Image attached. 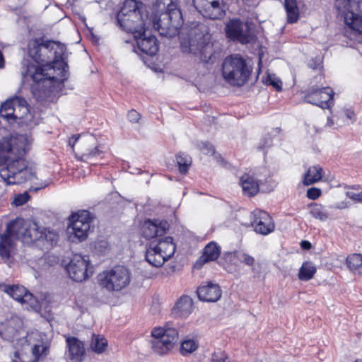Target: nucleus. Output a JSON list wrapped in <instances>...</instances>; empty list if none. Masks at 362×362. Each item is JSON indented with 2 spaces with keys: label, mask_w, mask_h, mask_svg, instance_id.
Returning <instances> with one entry per match:
<instances>
[{
  "label": "nucleus",
  "mask_w": 362,
  "mask_h": 362,
  "mask_svg": "<svg viewBox=\"0 0 362 362\" xmlns=\"http://www.w3.org/2000/svg\"><path fill=\"white\" fill-rule=\"evenodd\" d=\"M156 5L160 10L166 8V11L158 18L155 16L149 19L144 5L135 0H126L117 15L119 26L133 33L140 50L151 56L157 53L158 45L154 36L146 34L150 24L160 35L170 38L179 34L180 28L183 25L182 12L173 0H157Z\"/></svg>",
  "instance_id": "obj_1"
},
{
  "label": "nucleus",
  "mask_w": 362,
  "mask_h": 362,
  "mask_svg": "<svg viewBox=\"0 0 362 362\" xmlns=\"http://www.w3.org/2000/svg\"><path fill=\"white\" fill-rule=\"evenodd\" d=\"M65 52V45L59 42L42 39L29 42L28 54L38 65L24 60L21 74L23 79L29 77L34 81L31 91L37 101L45 100L68 78Z\"/></svg>",
  "instance_id": "obj_2"
},
{
  "label": "nucleus",
  "mask_w": 362,
  "mask_h": 362,
  "mask_svg": "<svg viewBox=\"0 0 362 362\" xmlns=\"http://www.w3.org/2000/svg\"><path fill=\"white\" fill-rule=\"evenodd\" d=\"M28 150V139L25 134L0 139V187L23 183L37 180L36 172L28 167L24 158Z\"/></svg>",
  "instance_id": "obj_3"
},
{
  "label": "nucleus",
  "mask_w": 362,
  "mask_h": 362,
  "mask_svg": "<svg viewBox=\"0 0 362 362\" xmlns=\"http://www.w3.org/2000/svg\"><path fill=\"white\" fill-rule=\"evenodd\" d=\"M43 237V229L35 222L16 218L8 223L5 233L0 235V255L4 259H9L15 248L16 240L28 244L42 240Z\"/></svg>",
  "instance_id": "obj_4"
},
{
  "label": "nucleus",
  "mask_w": 362,
  "mask_h": 362,
  "mask_svg": "<svg viewBox=\"0 0 362 362\" xmlns=\"http://www.w3.org/2000/svg\"><path fill=\"white\" fill-rule=\"evenodd\" d=\"M180 28V45L182 52L194 55L200 54L204 60L211 59L212 44L208 25L203 23L192 22Z\"/></svg>",
  "instance_id": "obj_5"
},
{
  "label": "nucleus",
  "mask_w": 362,
  "mask_h": 362,
  "mask_svg": "<svg viewBox=\"0 0 362 362\" xmlns=\"http://www.w3.org/2000/svg\"><path fill=\"white\" fill-rule=\"evenodd\" d=\"M0 116L10 124L33 127L38 124L39 119L30 111V107L25 98L13 96L7 99L0 105Z\"/></svg>",
  "instance_id": "obj_6"
},
{
  "label": "nucleus",
  "mask_w": 362,
  "mask_h": 362,
  "mask_svg": "<svg viewBox=\"0 0 362 362\" xmlns=\"http://www.w3.org/2000/svg\"><path fill=\"white\" fill-rule=\"evenodd\" d=\"M250 69L245 60L239 54L228 56L222 64V76L233 86H242L248 80Z\"/></svg>",
  "instance_id": "obj_7"
},
{
  "label": "nucleus",
  "mask_w": 362,
  "mask_h": 362,
  "mask_svg": "<svg viewBox=\"0 0 362 362\" xmlns=\"http://www.w3.org/2000/svg\"><path fill=\"white\" fill-rule=\"evenodd\" d=\"M175 250V244L170 236L153 240L146 247L145 259L149 264L160 267L174 255Z\"/></svg>",
  "instance_id": "obj_8"
},
{
  "label": "nucleus",
  "mask_w": 362,
  "mask_h": 362,
  "mask_svg": "<svg viewBox=\"0 0 362 362\" xmlns=\"http://www.w3.org/2000/svg\"><path fill=\"white\" fill-rule=\"evenodd\" d=\"M131 272L124 267L116 266L103 271L98 276L100 286L107 291H119L131 281Z\"/></svg>",
  "instance_id": "obj_9"
},
{
  "label": "nucleus",
  "mask_w": 362,
  "mask_h": 362,
  "mask_svg": "<svg viewBox=\"0 0 362 362\" xmlns=\"http://www.w3.org/2000/svg\"><path fill=\"white\" fill-rule=\"evenodd\" d=\"M151 334L152 349L158 355H163L173 349L178 338V332L173 325L168 323L163 327L154 328Z\"/></svg>",
  "instance_id": "obj_10"
},
{
  "label": "nucleus",
  "mask_w": 362,
  "mask_h": 362,
  "mask_svg": "<svg viewBox=\"0 0 362 362\" xmlns=\"http://www.w3.org/2000/svg\"><path fill=\"white\" fill-rule=\"evenodd\" d=\"M68 230L72 241L81 242L86 239L91 228L93 218L90 213L83 210L71 215Z\"/></svg>",
  "instance_id": "obj_11"
},
{
  "label": "nucleus",
  "mask_w": 362,
  "mask_h": 362,
  "mask_svg": "<svg viewBox=\"0 0 362 362\" xmlns=\"http://www.w3.org/2000/svg\"><path fill=\"white\" fill-rule=\"evenodd\" d=\"M335 8L351 29L362 34V18L355 13L358 8L356 0H335Z\"/></svg>",
  "instance_id": "obj_12"
},
{
  "label": "nucleus",
  "mask_w": 362,
  "mask_h": 362,
  "mask_svg": "<svg viewBox=\"0 0 362 362\" xmlns=\"http://www.w3.org/2000/svg\"><path fill=\"white\" fill-rule=\"evenodd\" d=\"M69 276L75 281L81 282L92 274V267L90 266L88 256L76 255L66 266Z\"/></svg>",
  "instance_id": "obj_13"
},
{
  "label": "nucleus",
  "mask_w": 362,
  "mask_h": 362,
  "mask_svg": "<svg viewBox=\"0 0 362 362\" xmlns=\"http://www.w3.org/2000/svg\"><path fill=\"white\" fill-rule=\"evenodd\" d=\"M99 148L96 139L93 136H85L79 141L76 156L81 160L91 162L103 153V151Z\"/></svg>",
  "instance_id": "obj_14"
},
{
  "label": "nucleus",
  "mask_w": 362,
  "mask_h": 362,
  "mask_svg": "<svg viewBox=\"0 0 362 362\" xmlns=\"http://www.w3.org/2000/svg\"><path fill=\"white\" fill-rule=\"evenodd\" d=\"M3 291L16 301L20 302L21 304H28L30 308L40 312V305L38 300L24 286L4 285Z\"/></svg>",
  "instance_id": "obj_15"
},
{
  "label": "nucleus",
  "mask_w": 362,
  "mask_h": 362,
  "mask_svg": "<svg viewBox=\"0 0 362 362\" xmlns=\"http://www.w3.org/2000/svg\"><path fill=\"white\" fill-rule=\"evenodd\" d=\"M35 339H36V343L34 344L32 348V354L35 359H29L27 354L16 351L12 362H36L41 356L47 355L50 342L46 335L42 333H36Z\"/></svg>",
  "instance_id": "obj_16"
},
{
  "label": "nucleus",
  "mask_w": 362,
  "mask_h": 362,
  "mask_svg": "<svg viewBox=\"0 0 362 362\" xmlns=\"http://www.w3.org/2000/svg\"><path fill=\"white\" fill-rule=\"evenodd\" d=\"M333 95L334 92L329 87L312 88L306 94L305 100L309 103L328 109L333 105Z\"/></svg>",
  "instance_id": "obj_17"
},
{
  "label": "nucleus",
  "mask_w": 362,
  "mask_h": 362,
  "mask_svg": "<svg viewBox=\"0 0 362 362\" xmlns=\"http://www.w3.org/2000/svg\"><path fill=\"white\" fill-rule=\"evenodd\" d=\"M226 32L228 37L242 44L248 43L252 38L247 23L238 19L230 20L226 24Z\"/></svg>",
  "instance_id": "obj_18"
},
{
  "label": "nucleus",
  "mask_w": 362,
  "mask_h": 362,
  "mask_svg": "<svg viewBox=\"0 0 362 362\" xmlns=\"http://www.w3.org/2000/svg\"><path fill=\"white\" fill-rule=\"evenodd\" d=\"M251 226L256 233L268 235L274 229L272 217L264 211L256 209L250 215Z\"/></svg>",
  "instance_id": "obj_19"
},
{
  "label": "nucleus",
  "mask_w": 362,
  "mask_h": 362,
  "mask_svg": "<svg viewBox=\"0 0 362 362\" xmlns=\"http://www.w3.org/2000/svg\"><path fill=\"white\" fill-rule=\"evenodd\" d=\"M22 327L21 319L12 316L0 325V337L5 341L13 342L19 337Z\"/></svg>",
  "instance_id": "obj_20"
},
{
  "label": "nucleus",
  "mask_w": 362,
  "mask_h": 362,
  "mask_svg": "<svg viewBox=\"0 0 362 362\" xmlns=\"http://www.w3.org/2000/svg\"><path fill=\"white\" fill-rule=\"evenodd\" d=\"M199 8L196 9L204 17L211 20L221 19L226 15L225 6L223 5V0H211L198 2Z\"/></svg>",
  "instance_id": "obj_21"
},
{
  "label": "nucleus",
  "mask_w": 362,
  "mask_h": 362,
  "mask_svg": "<svg viewBox=\"0 0 362 362\" xmlns=\"http://www.w3.org/2000/svg\"><path fill=\"white\" fill-rule=\"evenodd\" d=\"M168 226V223L165 221L148 219L144 221L142 226V235L147 240L161 237L165 234Z\"/></svg>",
  "instance_id": "obj_22"
},
{
  "label": "nucleus",
  "mask_w": 362,
  "mask_h": 362,
  "mask_svg": "<svg viewBox=\"0 0 362 362\" xmlns=\"http://www.w3.org/2000/svg\"><path fill=\"white\" fill-rule=\"evenodd\" d=\"M67 357L72 362H82L86 357V349L81 341L76 337H68L66 339Z\"/></svg>",
  "instance_id": "obj_23"
},
{
  "label": "nucleus",
  "mask_w": 362,
  "mask_h": 362,
  "mask_svg": "<svg viewBox=\"0 0 362 362\" xmlns=\"http://www.w3.org/2000/svg\"><path fill=\"white\" fill-rule=\"evenodd\" d=\"M197 296L199 300L206 302H216L221 296V290L216 284L207 282L198 287Z\"/></svg>",
  "instance_id": "obj_24"
},
{
  "label": "nucleus",
  "mask_w": 362,
  "mask_h": 362,
  "mask_svg": "<svg viewBox=\"0 0 362 362\" xmlns=\"http://www.w3.org/2000/svg\"><path fill=\"white\" fill-rule=\"evenodd\" d=\"M220 253V247L216 243L211 242L205 246L203 254L197 262L196 265L202 267L208 262L214 261L218 259Z\"/></svg>",
  "instance_id": "obj_25"
},
{
  "label": "nucleus",
  "mask_w": 362,
  "mask_h": 362,
  "mask_svg": "<svg viewBox=\"0 0 362 362\" xmlns=\"http://www.w3.org/2000/svg\"><path fill=\"white\" fill-rule=\"evenodd\" d=\"M192 299L187 296L180 297L174 308L175 313L181 317H187L192 313Z\"/></svg>",
  "instance_id": "obj_26"
},
{
  "label": "nucleus",
  "mask_w": 362,
  "mask_h": 362,
  "mask_svg": "<svg viewBox=\"0 0 362 362\" xmlns=\"http://www.w3.org/2000/svg\"><path fill=\"white\" fill-rule=\"evenodd\" d=\"M240 185L245 194L254 196L259 191V184L253 177L249 175H244L240 178Z\"/></svg>",
  "instance_id": "obj_27"
},
{
  "label": "nucleus",
  "mask_w": 362,
  "mask_h": 362,
  "mask_svg": "<svg viewBox=\"0 0 362 362\" xmlns=\"http://www.w3.org/2000/svg\"><path fill=\"white\" fill-rule=\"evenodd\" d=\"M322 168L320 165L310 167L304 175L303 184L310 185L321 180Z\"/></svg>",
  "instance_id": "obj_28"
},
{
  "label": "nucleus",
  "mask_w": 362,
  "mask_h": 362,
  "mask_svg": "<svg viewBox=\"0 0 362 362\" xmlns=\"http://www.w3.org/2000/svg\"><path fill=\"white\" fill-rule=\"evenodd\" d=\"M284 8L287 14V21L290 23L297 22L299 18V10L296 0H284Z\"/></svg>",
  "instance_id": "obj_29"
},
{
  "label": "nucleus",
  "mask_w": 362,
  "mask_h": 362,
  "mask_svg": "<svg viewBox=\"0 0 362 362\" xmlns=\"http://www.w3.org/2000/svg\"><path fill=\"white\" fill-rule=\"evenodd\" d=\"M346 264L353 273L362 275V255L352 254L349 255L346 258Z\"/></svg>",
  "instance_id": "obj_30"
},
{
  "label": "nucleus",
  "mask_w": 362,
  "mask_h": 362,
  "mask_svg": "<svg viewBox=\"0 0 362 362\" xmlns=\"http://www.w3.org/2000/svg\"><path fill=\"white\" fill-rule=\"evenodd\" d=\"M107 346V341L105 338L100 334L92 335L90 347L91 350L97 354L104 352Z\"/></svg>",
  "instance_id": "obj_31"
},
{
  "label": "nucleus",
  "mask_w": 362,
  "mask_h": 362,
  "mask_svg": "<svg viewBox=\"0 0 362 362\" xmlns=\"http://www.w3.org/2000/svg\"><path fill=\"white\" fill-rule=\"evenodd\" d=\"M316 267L311 262H303L298 272V278L301 281H308L314 276Z\"/></svg>",
  "instance_id": "obj_32"
},
{
  "label": "nucleus",
  "mask_w": 362,
  "mask_h": 362,
  "mask_svg": "<svg viewBox=\"0 0 362 362\" xmlns=\"http://www.w3.org/2000/svg\"><path fill=\"white\" fill-rule=\"evenodd\" d=\"M310 214L313 218L322 221H326L329 218V214L326 209L317 203H314L310 206Z\"/></svg>",
  "instance_id": "obj_33"
},
{
  "label": "nucleus",
  "mask_w": 362,
  "mask_h": 362,
  "mask_svg": "<svg viewBox=\"0 0 362 362\" xmlns=\"http://www.w3.org/2000/svg\"><path fill=\"white\" fill-rule=\"evenodd\" d=\"M176 160L181 174H186L192 164V158L185 154L179 153L176 156Z\"/></svg>",
  "instance_id": "obj_34"
},
{
  "label": "nucleus",
  "mask_w": 362,
  "mask_h": 362,
  "mask_svg": "<svg viewBox=\"0 0 362 362\" xmlns=\"http://www.w3.org/2000/svg\"><path fill=\"white\" fill-rule=\"evenodd\" d=\"M198 347L197 343L193 339H186L181 344L180 351L182 355L194 352Z\"/></svg>",
  "instance_id": "obj_35"
},
{
  "label": "nucleus",
  "mask_w": 362,
  "mask_h": 362,
  "mask_svg": "<svg viewBox=\"0 0 362 362\" xmlns=\"http://www.w3.org/2000/svg\"><path fill=\"white\" fill-rule=\"evenodd\" d=\"M237 257L240 262L247 266H252L255 263L254 257L245 252L237 253Z\"/></svg>",
  "instance_id": "obj_36"
},
{
  "label": "nucleus",
  "mask_w": 362,
  "mask_h": 362,
  "mask_svg": "<svg viewBox=\"0 0 362 362\" xmlns=\"http://www.w3.org/2000/svg\"><path fill=\"white\" fill-rule=\"evenodd\" d=\"M29 198L30 196L28 192L19 194L14 197L13 204L16 206H22L28 201Z\"/></svg>",
  "instance_id": "obj_37"
},
{
  "label": "nucleus",
  "mask_w": 362,
  "mask_h": 362,
  "mask_svg": "<svg viewBox=\"0 0 362 362\" xmlns=\"http://www.w3.org/2000/svg\"><path fill=\"white\" fill-rule=\"evenodd\" d=\"M44 230V237L47 241L49 242L51 245L56 244L58 240V235L50 230H47L45 228H42Z\"/></svg>",
  "instance_id": "obj_38"
},
{
  "label": "nucleus",
  "mask_w": 362,
  "mask_h": 362,
  "mask_svg": "<svg viewBox=\"0 0 362 362\" xmlns=\"http://www.w3.org/2000/svg\"><path fill=\"white\" fill-rule=\"evenodd\" d=\"M211 362H230V361L224 352L218 351L212 355Z\"/></svg>",
  "instance_id": "obj_39"
},
{
  "label": "nucleus",
  "mask_w": 362,
  "mask_h": 362,
  "mask_svg": "<svg viewBox=\"0 0 362 362\" xmlns=\"http://www.w3.org/2000/svg\"><path fill=\"white\" fill-rule=\"evenodd\" d=\"M267 82L269 84L272 86L276 90L280 91L281 90V81L274 76L268 75Z\"/></svg>",
  "instance_id": "obj_40"
},
{
  "label": "nucleus",
  "mask_w": 362,
  "mask_h": 362,
  "mask_svg": "<svg viewBox=\"0 0 362 362\" xmlns=\"http://www.w3.org/2000/svg\"><path fill=\"white\" fill-rule=\"evenodd\" d=\"M321 195V190L316 187H312L308 189L307 197L313 200L317 199Z\"/></svg>",
  "instance_id": "obj_41"
},
{
  "label": "nucleus",
  "mask_w": 362,
  "mask_h": 362,
  "mask_svg": "<svg viewBox=\"0 0 362 362\" xmlns=\"http://www.w3.org/2000/svg\"><path fill=\"white\" fill-rule=\"evenodd\" d=\"M200 148L205 154L213 155L215 152L213 145L209 143H202Z\"/></svg>",
  "instance_id": "obj_42"
},
{
  "label": "nucleus",
  "mask_w": 362,
  "mask_h": 362,
  "mask_svg": "<svg viewBox=\"0 0 362 362\" xmlns=\"http://www.w3.org/2000/svg\"><path fill=\"white\" fill-rule=\"evenodd\" d=\"M95 249L99 252L105 253L108 250V243L105 240H101L95 244Z\"/></svg>",
  "instance_id": "obj_43"
},
{
  "label": "nucleus",
  "mask_w": 362,
  "mask_h": 362,
  "mask_svg": "<svg viewBox=\"0 0 362 362\" xmlns=\"http://www.w3.org/2000/svg\"><path fill=\"white\" fill-rule=\"evenodd\" d=\"M127 117L131 122H137L139 120L141 115L135 110H132L128 112Z\"/></svg>",
  "instance_id": "obj_44"
},
{
  "label": "nucleus",
  "mask_w": 362,
  "mask_h": 362,
  "mask_svg": "<svg viewBox=\"0 0 362 362\" xmlns=\"http://www.w3.org/2000/svg\"><path fill=\"white\" fill-rule=\"evenodd\" d=\"M346 196L356 202H362V191L361 192L356 193L353 191H348L346 192Z\"/></svg>",
  "instance_id": "obj_45"
},
{
  "label": "nucleus",
  "mask_w": 362,
  "mask_h": 362,
  "mask_svg": "<svg viewBox=\"0 0 362 362\" xmlns=\"http://www.w3.org/2000/svg\"><path fill=\"white\" fill-rule=\"evenodd\" d=\"M345 115L346 116L347 118L351 119L352 122H354L356 119V115L354 114V111H352L351 110H346Z\"/></svg>",
  "instance_id": "obj_46"
},
{
  "label": "nucleus",
  "mask_w": 362,
  "mask_h": 362,
  "mask_svg": "<svg viewBox=\"0 0 362 362\" xmlns=\"http://www.w3.org/2000/svg\"><path fill=\"white\" fill-rule=\"evenodd\" d=\"M320 60H316V59H312L310 62H309V66L310 68H312L313 69H317L319 66H320Z\"/></svg>",
  "instance_id": "obj_47"
},
{
  "label": "nucleus",
  "mask_w": 362,
  "mask_h": 362,
  "mask_svg": "<svg viewBox=\"0 0 362 362\" xmlns=\"http://www.w3.org/2000/svg\"><path fill=\"white\" fill-rule=\"evenodd\" d=\"M80 139V136L78 135V136H73L71 137V139H70L69 140V144L71 145V147L74 148L76 143L77 142V141Z\"/></svg>",
  "instance_id": "obj_48"
},
{
  "label": "nucleus",
  "mask_w": 362,
  "mask_h": 362,
  "mask_svg": "<svg viewBox=\"0 0 362 362\" xmlns=\"http://www.w3.org/2000/svg\"><path fill=\"white\" fill-rule=\"evenodd\" d=\"M49 184V181L45 180L43 182L40 183L39 187L33 188V190L37 191L40 189L45 188V187L48 186Z\"/></svg>",
  "instance_id": "obj_49"
},
{
  "label": "nucleus",
  "mask_w": 362,
  "mask_h": 362,
  "mask_svg": "<svg viewBox=\"0 0 362 362\" xmlns=\"http://www.w3.org/2000/svg\"><path fill=\"white\" fill-rule=\"evenodd\" d=\"M300 245H301L302 248L305 249V250H309L311 248V243L306 240L302 241Z\"/></svg>",
  "instance_id": "obj_50"
},
{
  "label": "nucleus",
  "mask_w": 362,
  "mask_h": 362,
  "mask_svg": "<svg viewBox=\"0 0 362 362\" xmlns=\"http://www.w3.org/2000/svg\"><path fill=\"white\" fill-rule=\"evenodd\" d=\"M333 124H334V122L332 121V119L331 118H328L327 119V125L329 127H332Z\"/></svg>",
  "instance_id": "obj_51"
},
{
  "label": "nucleus",
  "mask_w": 362,
  "mask_h": 362,
  "mask_svg": "<svg viewBox=\"0 0 362 362\" xmlns=\"http://www.w3.org/2000/svg\"><path fill=\"white\" fill-rule=\"evenodd\" d=\"M264 147H265L264 146H260V148H263Z\"/></svg>",
  "instance_id": "obj_52"
},
{
  "label": "nucleus",
  "mask_w": 362,
  "mask_h": 362,
  "mask_svg": "<svg viewBox=\"0 0 362 362\" xmlns=\"http://www.w3.org/2000/svg\"><path fill=\"white\" fill-rule=\"evenodd\" d=\"M356 362H358V361H356Z\"/></svg>",
  "instance_id": "obj_53"
}]
</instances>
